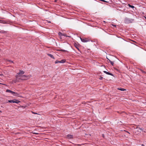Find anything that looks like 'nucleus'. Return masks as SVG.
<instances>
[{
    "mask_svg": "<svg viewBox=\"0 0 146 146\" xmlns=\"http://www.w3.org/2000/svg\"><path fill=\"white\" fill-rule=\"evenodd\" d=\"M16 79L15 80H12L13 83H16L17 82H21V76L18 75H16Z\"/></svg>",
    "mask_w": 146,
    "mask_h": 146,
    "instance_id": "1",
    "label": "nucleus"
},
{
    "mask_svg": "<svg viewBox=\"0 0 146 146\" xmlns=\"http://www.w3.org/2000/svg\"><path fill=\"white\" fill-rule=\"evenodd\" d=\"M21 76L22 80H25L27 79H29L31 77L30 75L27 76V75H23V76L21 75Z\"/></svg>",
    "mask_w": 146,
    "mask_h": 146,
    "instance_id": "2",
    "label": "nucleus"
},
{
    "mask_svg": "<svg viewBox=\"0 0 146 146\" xmlns=\"http://www.w3.org/2000/svg\"><path fill=\"white\" fill-rule=\"evenodd\" d=\"M6 92H9L12 94H13V95L15 96H18L19 94L15 92H13L11 90H7L6 91Z\"/></svg>",
    "mask_w": 146,
    "mask_h": 146,
    "instance_id": "3",
    "label": "nucleus"
},
{
    "mask_svg": "<svg viewBox=\"0 0 146 146\" xmlns=\"http://www.w3.org/2000/svg\"><path fill=\"white\" fill-rule=\"evenodd\" d=\"M66 60L65 59L62 60L61 61H58L57 60L55 62V63L56 64H57L58 63H64L66 62Z\"/></svg>",
    "mask_w": 146,
    "mask_h": 146,
    "instance_id": "4",
    "label": "nucleus"
},
{
    "mask_svg": "<svg viewBox=\"0 0 146 146\" xmlns=\"http://www.w3.org/2000/svg\"><path fill=\"white\" fill-rule=\"evenodd\" d=\"M80 39L82 42H87L89 41V39L87 38H80Z\"/></svg>",
    "mask_w": 146,
    "mask_h": 146,
    "instance_id": "5",
    "label": "nucleus"
},
{
    "mask_svg": "<svg viewBox=\"0 0 146 146\" xmlns=\"http://www.w3.org/2000/svg\"><path fill=\"white\" fill-rule=\"evenodd\" d=\"M25 73V72L23 71V70H19V72L17 73V75H19L21 76L22 75L24 74Z\"/></svg>",
    "mask_w": 146,
    "mask_h": 146,
    "instance_id": "6",
    "label": "nucleus"
},
{
    "mask_svg": "<svg viewBox=\"0 0 146 146\" xmlns=\"http://www.w3.org/2000/svg\"><path fill=\"white\" fill-rule=\"evenodd\" d=\"M20 102L18 100H17L15 99H14L13 100V103H16L17 104H18Z\"/></svg>",
    "mask_w": 146,
    "mask_h": 146,
    "instance_id": "7",
    "label": "nucleus"
},
{
    "mask_svg": "<svg viewBox=\"0 0 146 146\" xmlns=\"http://www.w3.org/2000/svg\"><path fill=\"white\" fill-rule=\"evenodd\" d=\"M104 72L107 74L109 75H111V76H113V74H111V73L109 72H107L106 71H104Z\"/></svg>",
    "mask_w": 146,
    "mask_h": 146,
    "instance_id": "8",
    "label": "nucleus"
},
{
    "mask_svg": "<svg viewBox=\"0 0 146 146\" xmlns=\"http://www.w3.org/2000/svg\"><path fill=\"white\" fill-rule=\"evenodd\" d=\"M67 137H68V138L69 139H72L73 138V135H67Z\"/></svg>",
    "mask_w": 146,
    "mask_h": 146,
    "instance_id": "9",
    "label": "nucleus"
},
{
    "mask_svg": "<svg viewBox=\"0 0 146 146\" xmlns=\"http://www.w3.org/2000/svg\"><path fill=\"white\" fill-rule=\"evenodd\" d=\"M47 54L51 58H52L53 59H54V58L52 55L50 54Z\"/></svg>",
    "mask_w": 146,
    "mask_h": 146,
    "instance_id": "10",
    "label": "nucleus"
},
{
    "mask_svg": "<svg viewBox=\"0 0 146 146\" xmlns=\"http://www.w3.org/2000/svg\"><path fill=\"white\" fill-rule=\"evenodd\" d=\"M117 89L119 90H120L121 91H124L126 90L125 89L123 88H118Z\"/></svg>",
    "mask_w": 146,
    "mask_h": 146,
    "instance_id": "11",
    "label": "nucleus"
},
{
    "mask_svg": "<svg viewBox=\"0 0 146 146\" xmlns=\"http://www.w3.org/2000/svg\"><path fill=\"white\" fill-rule=\"evenodd\" d=\"M128 5L129 7H130L131 8H134V7L133 6L129 4H128Z\"/></svg>",
    "mask_w": 146,
    "mask_h": 146,
    "instance_id": "12",
    "label": "nucleus"
},
{
    "mask_svg": "<svg viewBox=\"0 0 146 146\" xmlns=\"http://www.w3.org/2000/svg\"><path fill=\"white\" fill-rule=\"evenodd\" d=\"M5 61H6V62H7V61H8V62H11L12 63H13V61H12L11 60H6Z\"/></svg>",
    "mask_w": 146,
    "mask_h": 146,
    "instance_id": "13",
    "label": "nucleus"
},
{
    "mask_svg": "<svg viewBox=\"0 0 146 146\" xmlns=\"http://www.w3.org/2000/svg\"><path fill=\"white\" fill-rule=\"evenodd\" d=\"M58 34H59V35H61V36H62V35H63V34H62V33H61L60 32H59L58 33Z\"/></svg>",
    "mask_w": 146,
    "mask_h": 146,
    "instance_id": "14",
    "label": "nucleus"
},
{
    "mask_svg": "<svg viewBox=\"0 0 146 146\" xmlns=\"http://www.w3.org/2000/svg\"><path fill=\"white\" fill-rule=\"evenodd\" d=\"M110 63H111V64L112 65V66H113V64H114V63H113V62L112 61H110Z\"/></svg>",
    "mask_w": 146,
    "mask_h": 146,
    "instance_id": "15",
    "label": "nucleus"
},
{
    "mask_svg": "<svg viewBox=\"0 0 146 146\" xmlns=\"http://www.w3.org/2000/svg\"><path fill=\"white\" fill-rule=\"evenodd\" d=\"M13 100H9L8 102H9V103H13Z\"/></svg>",
    "mask_w": 146,
    "mask_h": 146,
    "instance_id": "16",
    "label": "nucleus"
},
{
    "mask_svg": "<svg viewBox=\"0 0 146 146\" xmlns=\"http://www.w3.org/2000/svg\"><path fill=\"white\" fill-rule=\"evenodd\" d=\"M60 50L61 51H63V52H66L67 51L66 50H63V49H61Z\"/></svg>",
    "mask_w": 146,
    "mask_h": 146,
    "instance_id": "17",
    "label": "nucleus"
},
{
    "mask_svg": "<svg viewBox=\"0 0 146 146\" xmlns=\"http://www.w3.org/2000/svg\"><path fill=\"white\" fill-rule=\"evenodd\" d=\"M111 25H112V26H114V27H116V25H113V24H112Z\"/></svg>",
    "mask_w": 146,
    "mask_h": 146,
    "instance_id": "18",
    "label": "nucleus"
},
{
    "mask_svg": "<svg viewBox=\"0 0 146 146\" xmlns=\"http://www.w3.org/2000/svg\"><path fill=\"white\" fill-rule=\"evenodd\" d=\"M102 136L103 138L104 137V134H102Z\"/></svg>",
    "mask_w": 146,
    "mask_h": 146,
    "instance_id": "19",
    "label": "nucleus"
},
{
    "mask_svg": "<svg viewBox=\"0 0 146 146\" xmlns=\"http://www.w3.org/2000/svg\"><path fill=\"white\" fill-rule=\"evenodd\" d=\"M141 71L143 73H145V71H143L142 70H141Z\"/></svg>",
    "mask_w": 146,
    "mask_h": 146,
    "instance_id": "20",
    "label": "nucleus"
},
{
    "mask_svg": "<svg viewBox=\"0 0 146 146\" xmlns=\"http://www.w3.org/2000/svg\"><path fill=\"white\" fill-rule=\"evenodd\" d=\"M32 112V113H34V114H37V113H34V112Z\"/></svg>",
    "mask_w": 146,
    "mask_h": 146,
    "instance_id": "21",
    "label": "nucleus"
},
{
    "mask_svg": "<svg viewBox=\"0 0 146 146\" xmlns=\"http://www.w3.org/2000/svg\"><path fill=\"white\" fill-rule=\"evenodd\" d=\"M62 36H66V35L65 34H63Z\"/></svg>",
    "mask_w": 146,
    "mask_h": 146,
    "instance_id": "22",
    "label": "nucleus"
},
{
    "mask_svg": "<svg viewBox=\"0 0 146 146\" xmlns=\"http://www.w3.org/2000/svg\"><path fill=\"white\" fill-rule=\"evenodd\" d=\"M108 59V60H109V61L110 62V61H111V60H110V59Z\"/></svg>",
    "mask_w": 146,
    "mask_h": 146,
    "instance_id": "23",
    "label": "nucleus"
},
{
    "mask_svg": "<svg viewBox=\"0 0 146 146\" xmlns=\"http://www.w3.org/2000/svg\"><path fill=\"white\" fill-rule=\"evenodd\" d=\"M58 0H55V2H56Z\"/></svg>",
    "mask_w": 146,
    "mask_h": 146,
    "instance_id": "24",
    "label": "nucleus"
},
{
    "mask_svg": "<svg viewBox=\"0 0 146 146\" xmlns=\"http://www.w3.org/2000/svg\"><path fill=\"white\" fill-rule=\"evenodd\" d=\"M141 146H145L143 144H142Z\"/></svg>",
    "mask_w": 146,
    "mask_h": 146,
    "instance_id": "25",
    "label": "nucleus"
},
{
    "mask_svg": "<svg viewBox=\"0 0 146 146\" xmlns=\"http://www.w3.org/2000/svg\"><path fill=\"white\" fill-rule=\"evenodd\" d=\"M35 134H38V133H34Z\"/></svg>",
    "mask_w": 146,
    "mask_h": 146,
    "instance_id": "26",
    "label": "nucleus"
},
{
    "mask_svg": "<svg viewBox=\"0 0 146 146\" xmlns=\"http://www.w3.org/2000/svg\"><path fill=\"white\" fill-rule=\"evenodd\" d=\"M76 48H77V49L78 50H79V49L78 48H77V47H76Z\"/></svg>",
    "mask_w": 146,
    "mask_h": 146,
    "instance_id": "27",
    "label": "nucleus"
},
{
    "mask_svg": "<svg viewBox=\"0 0 146 146\" xmlns=\"http://www.w3.org/2000/svg\"><path fill=\"white\" fill-rule=\"evenodd\" d=\"M2 112V111H0V113Z\"/></svg>",
    "mask_w": 146,
    "mask_h": 146,
    "instance_id": "28",
    "label": "nucleus"
},
{
    "mask_svg": "<svg viewBox=\"0 0 146 146\" xmlns=\"http://www.w3.org/2000/svg\"><path fill=\"white\" fill-rule=\"evenodd\" d=\"M145 74H146V72H145Z\"/></svg>",
    "mask_w": 146,
    "mask_h": 146,
    "instance_id": "29",
    "label": "nucleus"
}]
</instances>
